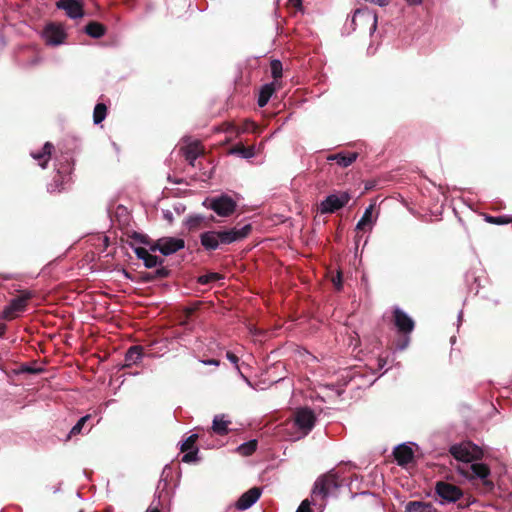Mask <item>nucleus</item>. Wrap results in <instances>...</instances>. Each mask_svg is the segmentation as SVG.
Segmentation results:
<instances>
[{
  "label": "nucleus",
  "instance_id": "nucleus-1",
  "mask_svg": "<svg viewBox=\"0 0 512 512\" xmlns=\"http://www.w3.org/2000/svg\"><path fill=\"white\" fill-rule=\"evenodd\" d=\"M251 231V224H245L241 227L237 225L231 228L209 230L200 234V243L205 251L212 252L246 239Z\"/></svg>",
  "mask_w": 512,
  "mask_h": 512
},
{
  "label": "nucleus",
  "instance_id": "nucleus-2",
  "mask_svg": "<svg viewBox=\"0 0 512 512\" xmlns=\"http://www.w3.org/2000/svg\"><path fill=\"white\" fill-rule=\"evenodd\" d=\"M316 423V416L308 407L297 408L291 419L284 424V430L293 440H299L307 436Z\"/></svg>",
  "mask_w": 512,
  "mask_h": 512
},
{
  "label": "nucleus",
  "instance_id": "nucleus-3",
  "mask_svg": "<svg viewBox=\"0 0 512 512\" xmlns=\"http://www.w3.org/2000/svg\"><path fill=\"white\" fill-rule=\"evenodd\" d=\"M341 482L339 476L333 470L319 476L312 489V498L314 501L320 499L322 502L331 496L335 495L340 488Z\"/></svg>",
  "mask_w": 512,
  "mask_h": 512
},
{
  "label": "nucleus",
  "instance_id": "nucleus-4",
  "mask_svg": "<svg viewBox=\"0 0 512 512\" xmlns=\"http://www.w3.org/2000/svg\"><path fill=\"white\" fill-rule=\"evenodd\" d=\"M392 321L401 338L397 341L396 346L400 350L407 348L410 342V334L414 330L415 322L400 308H395L392 313Z\"/></svg>",
  "mask_w": 512,
  "mask_h": 512
},
{
  "label": "nucleus",
  "instance_id": "nucleus-5",
  "mask_svg": "<svg viewBox=\"0 0 512 512\" xmlns=\"http://www.w3.org/2000/svg\"><path fill=\"white\" fill-rule=\"evenodd\" d=\"M203 205L213 210L220 217L231 216L237 208V203L230 196L222 194L220 196L206 198Z\"/></svg>",
  "mask_w": 512,
  "mask_h": 512
},
{
  "label": "nucleus",
  "instance_id": "nucleus-6",
  "mask_svg": "<svg viewBox=\"0 0 512 512\" xmlns=\"http://www.w3.org/2000/svg\"><path fill=\"white\" fill-rule=\"evenodd\" d=\"M33 298V292L23 290L20 295L10 300L3 309L1 318L7 321L15 319L19 313L26 311L29 301Z\"/></svg>",
  "mask_w": 512,
  "mask_h": 512
},
{
  "label": "nucleus",
  "instance_id": "nucleus-7",
  "mask_svg": "<svg viewBox=\"0 0 512 512\" xmlns=\"http://www.w3.org/2000/svg\"><path fill=\"white\" fill-rule=\"evenodd\" d=\"M449 452L455 459L466 463L479 460L483 456L482 450L469 441L452 445Z\"/></svg>",
  "mask_w": 512,
  "mask_h": 512
},
{
  "label": "nucleus",
  "instance_id": "nucleus-8",
  "mask_svg": "<svg viewBox=\"0 0 512 512\" xmlns=\"http://www.w3.org/2000/svg\"><path fill=\"white\" fill-rule=\"evenodd\" d=\"M353 29H368L373 33L377 28V15L368 9H356L351 20Z\"/></svg>",
  "mask_w": 512,
  "mask_h": 512
},
{
  "label": "nucleus",
  "instance_id": "nucleus-9",
  "mask_svg": "<svg viewBox=\"0 0 512 512\" xmlns=\"http://www.w3.org/2000/svg\"><path fill=\"white\" fill-rule=\"evenodd\" d=\"M185 247V241L181 238L162 237L156 240L150 247L151 251H159L164 256L176 253Z\"/></svg>",
  "mask_w": 512,
  "mask_h": 512
},
{
  "label": "nucleus",
  "instance_id": "nucleus-10",
  "mask_svg": "<svg viewBox=\"0 0 512 512\" xmlns=\"http://www.w3.org/2000/svg\"><path fill=\"white\" fill-rule=\"evenodd\" d=\"M350 198V194L346 191L339 194H331L320 203L319 211L321 214L334 213L343 208Z\"/></svg>",
  "mask_w": 512,
  "mask_h": 512
},
{
  "label": "nucleus",
  "instance_id": "nucleus-11",
  "mask_svg": "<svg viewBox=\"0 0 512 512\" xmlns=\"http://www.w3.org/2000/svg\"><path fill=\"white\" fill-rule=\"evenodd\" d=\"M42 36L47 45L56 46L64 42L67 34L60 25L49 23L45 26Z\"/></svg>",
  "mask_w": 512,
  "mask_h": 512
},
{
  "label": "nucleus",
  "instance_id": "nucleus-12",
  "mask_svg": "<svg viewBox=\"0 0 512 512\" xmlns=\"http://www.w3.org/2000/svg\"><path fill=\"white\" fill-rule=\"evenodd\" d=\"M435 491L448 502H456L463 496V492L458 486L444 481L436 483Z\"/></svg>",
  "mask_w": 512,
  "mask_h": 512
},
{
  "label": "nucleus",
  "instance_id": "nucleus-13",
  "mask_svg": "<svg viewBox=\"0 0 512 512\" xmlns=\"http://www.w3.org/2000/svg\"><path fill=\"white\" fill-rule=\"evenodd\" d=\"M56 7L65 10L66 14L73 19L84 15L83 5L79 0H59L56 2Z\"/></svg>",
  "mask_w": 512,
  "mask_h": 512
},
{
  "label": "nucleus",
  "instance_id": "nucleus-14",
  "mask_svg": "<svg viewBox=\"0 0 512 512\" xmlns=\"http://www.w3.org/2000/svg\"><path fill=\"white\" fill-rule=\"evenodd\" d=\"M262 490L259 487H252L243 493L236 502L238 510H246L250 508L261 496Z\"/></svg>",
  "mask_w": 512,
  "mask_h": 512
},
{
  "label": "nucleus",
  "instance_id": "nucleus-15",
  "mask_svg": "<svg viewBox=\"0 0 512 512\" xmlns=\"http://www.w3.org/2000/svg\"><path fill=\"white\" fill-rule=\"evenodd\" d=\"M394 458L399 466L405 467L414 460L412 448L405 444L397 446L393 451Z\"/></svg>",
  "mask_w": 512,
  "mask_h": 512
},
{
  "label": "nucleus",
  "instance_id": "nucleus-16",
  "mask_svg": "<svg viewBox=\"0 0 512 512\" xmlns=\"http://www.w3.org/2000/svg\"><path fill=\"white\" fill-rule=\"evenodd\" d=\"M180 151L185 160L188 161L190 165L195 166L196 159L203 154V147L200 142L196 141L182 147Z\"/></svg>",
  "mask_w": 512,
  "mask_h": 512
},
{
  "label": "nucleus",
  "instance_id": "nucleus-17",
  "mask_svg": "<svg viewBox=\"0 0 512 512\" xmlns=\"http://www.w3.org/2000/svg\"><path fill=\"white\" fill-rule=\"evenodd\" d=\"M135 253L139 259L143 260L147 268H154L158 265H162L164 262V259L149 253V251L143 247L136 248Z\"/></svg>",
  "mask_w": 512,
  "mask_h": 512
},
{
  "label": "nucleus",
  "instance_id": "nucleus-18",
  "mask_svg": "<svg viewBox=\"0 0 512 512\" xmlns=\"http://www.w3.org/2000/svg\"><path fill=\"white\" fill-rule=\"evenodd\" d=\"M70 179L71 178L69 172H62L60 169H58L57 174L53 178V181L48 184V192L55 193L62 191L65 188L64 185L70 181Z\"/></svg>",
  "mask_w": 512,
  "mask_h": 512
},
{
  "label": "nucleus",
  "instance_id": "nucleus-19",
  "mask_svg": "<svg viewBox=\"0 0 512 512\" xmlns=\"http://www.w3.org/2000/svg\"><path fill=\"white\" fill-rule=\"evenodd\" d=\"M214 221V217L211 216L208 220L203 215L195 214L189 215L185 220V225L189 231H196L201 227H209L210 222Z\"/></svg>",
  "mask_w": 512,
  "mask_h": 512
},
{
  "label": "nucleus",
  "instance_id": "nucleus-20",
  "mask_svg": "<svg viewBox=\"0 0 512 512\" xmlns=\"http://www.w3.org/2000/svg\"><path fill=\"white\" fill-rule=\"evenodd\" d=\"M357 157L358 153L356 152H340L330 155L328 160L336 161L338 165L345 168L351 165L357 159Z\"/></svg>",
  "mask_w": 512,
  "mask_h": 512
},
{
  "label": "nucleus",
  "instance_id": "nucleus-21",
  "mask_svg": "<svg viewBox=\"0 0 512 512\" xmlns=\"http://www.w3.org/2000/svg\"><path fill=\"white\" fill-rule=\"evenodd\" d=\"M53 149H54L53 144L50 142H46L44 144L41 152L32 153L31 155L35 160L39 161V165L42 168H46L48 161L50 160Z\"/></svg>",
  "mask_w": 512,
  "mask_h": 512
},
{
  "label": "nucleus",
  "instance_id": "nucleus-22",
  "mask_svg": "<svg viewBox=\"0 0 512 512\" xmlns=\"http://www.w3.org/2000/svg\"><path fill=\"white\" fill-rule=\"evenodd\" d=\"M143 357V348L141 346L135 345L130 347L125 354V365L131 366L132 364H137Z\"/></svg>",
  "mask_w": 512,
  "mask_h": 512
},
{
  "label": "nucleus",
  "instance_id": "nucleus-23",
  "mask_svg": "<svg viewBox=\"0 0 512 512\" xmlns=\"http://www.w3.org/2000/svg\"><path fill=\"white\" fill-rule=\"evenodd\" d=\"M275 90H276V87H275L274 83H268V84L263 85L259 92V97H258V101H257L258 106L259 107L266 106L267 103L269 102L271 96L275 92Z\"/></svg>",
  "mask_w": 512,
  "mask_h": 512
},
{
  "label": "nucleus",
  "instance_id": "nucleus-24",
  "mask_svg": "<svg viewBox=\"0 0 512 512\" xmlns=\"http://www.w3.org/2000/svg\"><path fill=\"white\" fill-rule=\"evenodd\" d=\"M373 210H374L373 204H371L370 206H368L365 209L363 216L361 217V219L358 221V223L356 225L357 230L365 231L367 228L371 229L372 224H373V219H372Z\"/></svg>",
  "mask_w": 512,
  "mask_h": 512
},
{
  "label": "nucleus",
  "instance_id": "nucleus-25",
  "mask_svg": "<svg viewBox=\"0 0 512 512\" xmlns=\"http://www.w3.org/2000/svg\"><path fill=\"white\" fill-rule=\"evenodd\" d=\"M470 472H467V476L477 477L480 479H486L490 474V469L486 464L473 463L469 467Z\"/></svg>",
  "mask_w": 512,
  "mask_h": 512
},
{
  "label": "nucleus",
  "instance_id": "nucleus-26",
  "mask_svg": "<svg viewBox=\"0 0 512 512\" xmlns=\"http://www.w3.org/2000/svg\"><path fill=\"white\" fill-rule=\"evenodd\" d=\"M229 153L237 154L242 158L249 159L255 156V147L253 145L244 146L242 143H238L230 148Z\"/></svg>",
  "mask_w": 512,
  "mask_h": 512
},
{
  "label": "nucleus",
  "instance_id": "nucleus-27",
  "mask_svg": "<svg viewBox=\"0 0 512 512\" xmlns=\"http://www.w3.org/2000/svg\"><path fill=\"white\" fill-rule=\"evenodd\" d=\"M169 274L170 271L166 267L161 266L153 272H142L141 280L144 282H152L156 279L166 278L169 276Z\"/></svg>",
  "mask_w": 512,
  "mask_h": 512
},
{
  "label": "nucleus",
  "instance_id": "nucleus-28",
  "mask_svg": "<svg viewBox=\"0 0 512 512\" xmlns=\"http://www.w3.org/2000/svg\"><path fill=\"white\" fill-rule=\"evenodd\" d=\"M405 512H436L431 503L411 501L406 505Z\"/></svg>",
  "mask_w": 512,
  "mask_h": 512
},
{
  "label": "nucleus",
  "instance_id": "nucleus-29",
  "mask_svg": "<svg viewBox=\"0 0 512 512\" xmlns=\"http://www.w3.org/2000/svg\"><path fill=\"white\" fill-rule=\"evenodd\" d=\"M85 32L90 36V37H93V38H100L102 36L105 35L106 33V27L99 23V22H96V21H90L86 26H85Z\"/></svg>",
  "mask_w": 512,
  "mask_h": 512
},
{
  "label": "nucleus",
  "instance_id": "nucleus-30",
  "mask_svg": "<svg viewBox=\"0 0 512 512\" xmlns=\"http://www.w3.org/2000/svg\"><path fill=\"white\" fill-rule=\"evenodd\" d=\"M230 421L223 419V416H215L213 420L212 430L217 435H226L229 432L228 424Z\"/></svg>",
  "mask_w": 512,
  "mask_h": 512
},
{
  "label": "nucleus",
  "instance_id": "nucleus-31",
  "mask_svg": "<svg viewBox=\"0 0 512 512\" xmlns=\"http://www.w3.org/2000/svg\"><path fill=\"white\" fill-rule=\"evenodd\" d=\"M90 415H86L81 417L77 423L71 428L66 441L70 440L72 437L77 436L82 433V429L85 426L86 422L90 419Z\"/></svg>",
  "mask_w": 512,
  "mask_h": 512
},
{
  "label": "nucleus",
  "instance_id": "nucleus-32",
  "mask_svg": "<svg viewBox=\"0 0 512 512\" xmlns=\"http://www.w3.org/2000/svg\"><path fill=\"white\" fill-rule=\"evenodd\" d=\"M107 115V106L104 103L96 104L93 111V121L95 124H100Z\"/></svg>",
  "mask_w": 512,
  "mask_h": 512
},
{
  "label": "nucleus",
  "instance_id": "nucleus-33",
  "mask_svg": "<svg viewBox=\"0 0 512 512\" xmlns=\"http://www.w3.org/2000/svg\"><path fill=\"white\" fill-rule=\"evenodd\" d=\"M257 445H258L257 440H250L246 443L241 444L238 447V452L242 456H250L256 451Z\"/></svg>",
  "mask_w": 512,
  "mask_h": 512
},
{
  "label": "nucleus",
  "instance_id": "nucleus-34",
  "mask_svg": "<svg viewBox=\"0 0 512 512\" xmlns=\"http://www.w3.org/2000/svg\"><path fill=\"white\" fill-rule=\"evenodd\" d=\"M485 220H486V222H488L490 224L504 225V224H509V223L512 222V216H508V215H503V216L486 215L485 216Z\"/></svg>",
  "mask_w": 512,
  "mask_h": 512
},
{
  "label": "nucleus",
  "instance_id": "nucleus-35",
  "mask_svg": "<svg viewBox=\"0 0 512 512\" xmlns=\"http://www.w3.org/2000/svg\"><path fill=\"white\" fill-rule=\"evenodd\" d=\"M271 75L275 81L282 77L283 66L280 60L274 59L270 63Z\"/></svg>",
  "mask_w": 512,
  "mask_h": 512
},
{
  "label": "nucleus",
  "instance_id": "nucleus-36",
  "mask_svg": "<svg viewBox=\"0 0 512 512\" xmlns=\"http://www.w3.org/2000/svg\"><path fill=\"white\" fill-rule=\"evenodd\" d=\"M222 278V275L219 273L211 272L205 275H201L198 277V283L201 285H207L209 283L218 281Z\"/></svg>",
  "mask_w": 512,
  "mask_h": 512
},
{
  "label": "nucleus",
  "instance_id": "nucleus-37",
  "mask_svg": "<svg viewBox=\"0 0 512 512\" xmlns=\"http://www.w3.org/2000/svg\"><path fill=\"white\" fill-rule=\"evenodd\" d=\"M198 439V435L197 434H192L190 435L181 445V448L180 450L182 452H186V451H190V450H193V449H198L197 447H195V444H196V441Z\"/></svg>",
  "mask_w": 512,
  "mask_h": 512
},
{
  "label": "nucleus",
  "instance_id": "nucleus-38",
  "mask_svg": "<svg viewBox=\"0 0 512 512\" xmlns=\"http://www.w3.org/2000/svg\"><path fill=\"white\" fill-rule=\"evenodd\" d=\"M197 456H198V449L186 451V453L182 457V462H184V463L195 462L198 459Z\"/></svg>",
  "mask_w": 512,
  "mask_h": 512
},
{
  "label": "nucleus",
  "instance_id": "nucleus-39",
  "mask_svg": "<svg viewBox=\"0 0 512 512\" xmlns=\"http://www.w3.org/2000/svg\"><path fill=\"white\" fill-rule=\"evenodd\" d=\"M335 289L337 291H340L343 287V278H342V272L337 271L336 275L332 277L331 279Z\"/></svg>",
  "mask_w": 512,
  "mask_h": 512
},
{
  "label": "nucleus",
  "instance_id": "nucleus-40",
  "mask_svg": "<svg viewBox=\"0 0 512 512\" xmlns=\"http://www.w3.org/2000/svg\"><path fill=\"white\" fill-rule=\"evenodd\" d=\"M22 371L29 374H40L44 371V369L41 367H33L26 365L22 367Z\"/></svg>",
  "mask_w": 512,
  "mask_h": 512
},
{
  "label": "nucleus",
  "instance_id": "nucleus-41",
  "mask_svg": "<svg viewBox=\"0 0 512 512\" xmlns=\"http://www.w3.org/2000/svg\"><path fill=\"white\" fill-rule=\"evenodd\" d=\"M310 505V501L305 499L301 502L296 512H312Z\"/></svg>",
  "mask_w": 512,
  "mask_h": 512
},
{
  "label": "nucleus",
  "instance_id": "nucleus-42",
  "mask_svg": "<svg viewBox=\"0 0 512 512\" xmlns=\"http://www.w3.org/2000/svg\"><path fill=\"white\" fill-rule=\"evenodd\" d=\"M226 357H227V359H228L231 363H233V364H236V365H237V363H238V361H239V358H238V356H236L234 353H232V352L228 351V352L226 353Z\"/></svg>",
  "mask_w": 512,
  "mask_h": 512
},
{
  "label": "nucleus",
  "instance_id": "nucleus-43",
  "mask_svg": "<svg viewBox=\"0 0 512 512\" xmlns=\"http://www.w3.org/2000/svg\"><path fill=\"white\" fill-rule=\"evenodd\" d=\"M302 2L303 0H288V3L297 10H300L302 8Z\"/></svg>",
  "mask_w": 512,
  "mask_h": 512
},
{
  "label": "nucleus",
  "instance_id": "nucleus-44",
  "mask_svg": "<svg viewBox=\"0 0 512 512\" xmlns=\"http://www.w3.org/2000/svg\"><path fill=\"white\" fill-rule=\"evenodd\" d=\"M202 363H204L206 365H215V366H219L220 365V361L217 360V359L203 360Z\"/></svg>",
  "mask_w": 512,
  "mask_h": 512
},
{
  "label": "nucleus",
  "instance_id": "nucleus-45",
  "mask_svg": "<svg viewBox=\"0 0 512 512\" xmlns=\"http://www.w3.org/2000/svg\"><path fill=\"white\" fill-rule=\"evenodd\" d=\"M405 1L409 6H418V5H421L423 2V0H405Z\"/></svg>",
  "mask_w": 512,
  "mask_h": 512
},
{
  "label": "nucleus",
  "instance_id": "nucleus-46",
  "mask_svg": "<svg viewBox=\"0 0 512 512\" xmlns=\"http://www.w3.org/2000/svg\"><path fill=\"white\" fill-rule=\"evenodd\" d=\"M245 129L246 130H250L251 129L253 132H255L258 129V126L255 123L250 122V123H247Z\"/></svg>",
  "mask_w": 512,
  "mask_h": 512
},
{
  "label": "nucleus",
  "instance_id": "nucleus-47",
  "mask_svg": "<svg viewBox=\"0 0 512 512\" xmlns=\"http://www.w3.org/2000/svg\"><path fill=\"white\" fill-rule=\"evenodd\" d=\"M6 325L3 324V323H0V338L4 335L5 331H6Z\"/></svg>",
  "mask_w": 512,
  "mask_h": 512
},
{
  "label": "nucleus",
  "instance_id": "nucleus-48",
  "mask_svg": "<svg viewBox=\"0 0 512 512\" xmlns=\"http://www.w3.org/2000/svg\"><path fill=\"white\" fill-rule=\"evenodd\" d=\"M192 313H193L192 309H187L186 310L187 317H189Z\"/></svg>",
  "mask_w": 512,
  "mask_h": 512
},
{
  "label": "nucleus",
  "instance_id": "nucleus-49",
  "mask_svg": "<svg viewBox=\"0 0 512 512\" xmlns=\"http://www.w3.org/2000/svg\"><path fill=\"white\" fill-rule=\"evenodd\" d=\"M147 512H160L158 508H153L151 510H148Z\"/></svg>",
  "mask_w": 512,
  "mask_h": 512
}]
</instances>
